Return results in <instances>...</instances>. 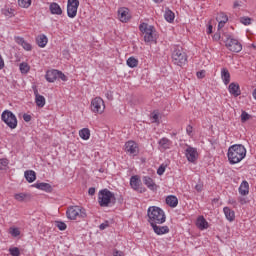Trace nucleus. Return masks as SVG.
Instances as JSON below:
<instances>
[{"label":"nucleus","instance_id":"nucleus-1","mask_svg":"<svg viewBox=\"0 0 256 256\" xmlns=\"http://www.w3.org/2000/svg\"><path fill=\"white\" fill-rule=\"evenodd\" d=\"M227 157L230 165H237L247 157V149L243 144H234L228 148Z\"/></svg>","mask_w":256,"mask_h":256},{"label":"nucleus","instance_id":"nucleus-2","mask_svg":"<svg viewBox=\"0 0 256 256\" xmlns=\"http://www.w3.org/2000/svg\"><path fill=\"white\" fill-rule=\"evenodd\" d=\"M148 223L150 225H163L167 217L165 216V211L157 206H150L147 210Z\"/></svg>","mask_w":256,"mask_h":256},{"label":"nucleus","instance_id":"nucleus-3","mask_svg":"<svg viewBox=\"0 0 256 256\" xmlns=\"http://www.w3.org/2000/svg\"><path fill=\"white\" fill-rule=\"evenodd\" d=\"M98 203L100 207H111L117 203V198L113 192L105 188L98 193Z\"/></svg>","mask_w":256,"mask_h":256},{"label":"nucleus","instance_id":"nucleus-4","mask_svg":"<svg viewBox=\"0 0 256 256\" xmlns=\"http://www.w3.org/2000/svg\"><path fill=\"white\" fill-rule=\"evenodd\" d=\"M172 62L178 67H183L187 63V53L183 51V48L175 46L172 51Z\"/></svg>","mask_w":256,"mask_h":256},{"label":"nucleus","instance_id":"nucleus-5","mask_svg":"<svg viewBox=\"0 0 256 256\" xmlns=\"http://www.w3.org/2000/svg\"><path fill=\"white\" fill-rule=\"evenodd\" d=\"M141 33H144V41L145 43H153L157 41V37L155 36V27L149 25L147 23H142L139 26Z\"/></svg>","mask_w":256,"mask_h":256},{"label":"nucleus","instance_id":"nucleus-6","mask_svg":"<svg viewBox=\"0 0 256 256\" xmlns=\"http://www.w3.org/2000/svg\"><path fill=\"white\" fill-rule=\"evenodd\" d=\"M67 218L71 221H75L77 217L80 219H85L87 217V212H85V208L81 206H70L66 211Z\"/></svg>","mask_w":256,"mask_h":256},{"label":"nucleus","instance_id":"nucleus-7","mask_svg":"<svg viewBox=\"0 0 256 256\" xmlns=\"http://www.w3.org/2000/svg\"><path fill=\"white\" fill-rule=\"evenodd\" d=\"M1 119L10 129H17V116L11 110H4Z\"/></svg>","mask_w":256,"mask_h":256},{"label":"nucleus","instance_id":"nucleus-8","mask_svg":"<svg viewBox=\"0 0 256 256\" xmlns=\"http://www.w3.org/2000/svg\"><path fill=\"white\" fill-rule=\"evenodd\" d=\"M90 109L92 113L102 115V113H105V101H103L101 97H95L91 101Z\"/></svg>","mask_w":256,"mask_h":256},{"label":"nucleus","instance_id":"nucleus-9","mask_svg":"<svg viewBox=\"0 0 256 256\" xmlns=\"http://www.w3.org/2000/svg\"><path fill=\"white\" fill-rule=\"evenodd\" d=\"M226 47L233 53H240V51L243 49V46L240 44L239 40L231 37L226 39Z\"/></svg>","mask_w":256,"mask_h":256},{"label":"nucleus","instance_id":"nucleus-10","mask_svg":"<svg viewBox=\"0 0 256 256\" xmlns=\"http://www.w3.org/2000/svg\"><path fill=\"white\" fill-rule=\"evenodd\" d=\"M79 9V0H68L67 2V15L70 19L77 17V10Z\"/></svg>","mask_w":256,"mask_h":256},{"label":"nucleus","instance_id":"nucleus-11","mask_svg":"<svg viewBox=\"0 0 256 256\" xmlns=\"http://www.w3.org/2000/svg\"><path fill=\"white\" fill-rule=\"evenodd\" d=\"M130 186L134 191L145 193V189L141 188V178H139L138 175H134L130 178Z\"/></svg>","mask_w":256,"mask_h":256},{"label":"nucleus","instance_id":"nucleus-12","mask_svg":"<svg viewBox=\"0 0 256 256\" xmlns=\"http://www.w3.org/2000/svg\"><path fill=\"white\" fill-rule=\"evenodd\" d=\"M171 147H173V141L167 137H163L158 141V150L162 153L167 151V149H171Z\"/></svg>","mask_w":256,"mask_h":256},{"label":"nucleus","instance_id":"nucleus-13","mask_svg":"<svg viewBox=\"0 0 256 256\" xmlns=\"http://www.w3.org/2000/svg\"><path fill=\"white\" fill-rule=\"evenodd\" d=\"M186 157L190 163H195L198 157L197 149L188 146L186 149Z\"/></svg>","mask_w":256,"mask_h":256},{"label":"nucleus","instance_id":"nucleus-14","mask_svg":"<svg viewBox=\"0 0 256 256\" xmlns=\"http://www.w3.org/2000/svg\"><path fill=\"white\" fill-rule=\"evenodd\" d=\"M125 151L126 153H130V155H137V153H139V148L137 147V143H135V141L126 142Z\"/></svg>","mask_w":256,"mask_h":256},{"label":"nucleus","instance_id":"nucleus-15","mask_svg":"<svg viewBox=\"0 0 256 256\" xmlns=\"http://www.w3.org/2000/svg\"><path fill=\"white\" fill-rule=\"evenodd\" d=\"M118 17L122 23H127L131 16H129V9L126 7L120 8L118 10Z\"/></svg>","mask_w":256,"mask_h":256},{"label":"nucleus","instance_id":"nucleus-16","mask_svg":"<svg viewBox=\"0 0 256 256\" xmlns=\"http://www.w3.org/2000/svg\"><path fill=\"white\" fill-rule=\"evenodd\" d=\"M228 91L233 97H239L241 95V88L238 83L232 82L228 86Z\"/></svg>","mask_w":256,"mask_h":256},{"label":"nucleus","instance_id":"nucleus-17","mask_svg":"<svg viewBox=\"0 0 256 256\" xmlns=\"http://www.w3.org/2000/svg\"><path fill=\"white\" fill-rule=\"evenodd\" d=\"M34 95H35V103L37 107H40V108L45 107V96L40 95L39 90H37V87H34Z\"/></svg>","mask_w":256,"mask_h":256},{"label":"nucleus","instance_id":"nucleus-18","mask_svg":"<svg viewBox=\"0 0 256 256\" xmlns=\"http://www.w3.org/2000/svg\"><path fill=\"white\" fill-rule=\"evenodd\" d=\"M142 181H143L144 185H146V187H148V189H150V191H157V184L155 183V181H153V178H151L149 176H144L142 178Z\"/></svg>","mask_w":256,"mask_h":256},{"label":"nucleus","instance_id":"nucleus-19","mask_svg":"<svg viewBox=\"0 0 256 256\" xmlns=\"http://www.w3.org/2000/svg\"><path fill=\"white\" fill-rule=\"evenodd\" d=\"M151 227L156 235H166V233H169V226H159L158 224H151Z\"/></svg>","mask_w":256,"mask_h":256},{"label":"nucleus","instance_id":"nucleus-20","mask_svg":"<svg viewBox=\"0 0 256 256\" xmlns=\"http://www.w3.org/2000/svg\"><path fill=\"white\" fill-rule=\"evenodd\" d=\"M57 75H59V70H49L46 72L45 78L48 83H55L57 81Z\"/></svg>","mask_w":256,"mask_h":256},{"label":"nucleus","instance_id":"nucleus-21","mask_svg":"<svg viewBox=\"0 0 256 256\" xmlns=\"http://www.w3.org/2000/svg\"><path fill=\"white\" fill-rule=\"evenodd\" d=\"M34 187H36V189H40V191H46V193H51V191H53V186L45 182H38L34 184Z\"/></svg>","mask_w":256,"mask_h":256},{"label":"nucleus","instance_id":"nucleus-22","mask_svg":"<svg viewBox=\"0 0 256 256\" xmlns=\"http://www.w3.org/2000/svg\"><path fill=\"white\" fill-rule=\"evenodd\" d=\"M49 9L52 15H63V10L61 9V6L57 4V2H52Z\"/></svg>","mask_w":256,"mask_h":256},{"label":"nucleus","instance_id":"nucleus-23","mask_svg":"<svg viewBox=\"0 0 256 256\" xmlns=\"http://www.w3.org/2000/svg\"><path fill=\"white\" fill-rule=\"evenodd\" d=\"M221 79L224 85H229L231 83V74L227 68H222L221 70Z\"/></svg>","mask_w":256,"mask_h":256},{"label":"nucleus","instance_id":"nucleus-24","mask_svg":"<svg viewBox=\"0 0 256 256\" xmlns=\"http://www.w3.org/2000/svg\"><path fill=\"white\" fill-rule=\"evenodd\" d=\"M14 199H16V201H19L20 203H23V201H29L31 199V194L17 193V194H14Z\"/></svg>","mask_w":256,"mask_h":256},{"label":"nucleus","instance_id":"nucleus-25","mask_svg":"<svg viewBox=\"0 0 256 256\" xmlns=\"http://www.w3.org/2000/svg\"><path fill=\"white\" fill-rule=\"evenodd\" d=\"M15 41L16 43H18V45H21L23 49H25V51H31L32 49L31 44L25 41V39H23L22 37H16Z\"/></svg>","mask_w":256,"mask_h":256},{"label":"nucleus","instance_id":"nucleus-26","mask_svg":"<svg viewBox=\"0 0 256 256\" xmlns=\"http://www.w3.org/2000/svg\"><path fill=\"white\" fill-rule=\"evenodd\" d=\"M24 177H25L26 181H28V183H33V181H35V179H37V174L33 170H27L24 173Z\"/></svg>","mask_w":256,"mask_h":256},{"label":"nucleus","instance_id":"nucleus-27","mask_svg":"<svg viewBox=\"0 0 256 256\" xmlns=\"http://www.w3.org/2000/svg\"><path fill=\"white\" fill-rule=\"evenodd\" d=\"M36 43L40 47H45L48 43V38L45 34H40L36 37Z\"/></svg>","mask_w":256,"mask_h":256},{"label":"nucleus","instance_id":"nucleus-28","mask_svg":"<svg viewBox=\"0 0 256 256\" xmlns=\"http://www.w3.org/2000/svg\"><path fill=\"white\" fill-rule=\"evenodd\" d=\"M239 193L240 195H249V182L244 180L239 187Z\"/></svg>","mask_w":256,"mask_h":256},{"label":"nucleus","instance_id":"nucleus-29","mask_svg":"<svg viewBox=\"0 0 256 256\" xmlns=\"http://www.w3.org/2000/svg\"><path fill=\"white\" fill-rule=\"evenodd\" d=\"M223 211L228 221H235V211L231 210L229 207H224Z\"/></svg>","mask_w":256,"mask_h":256},{"label":"nucleus","instance_id":"nucleus-30","mask_svg":"<svg viewBox=\"0 0 256 256\" xmlns=\"http://www.w3.org/2000/svg\"><path fill=\"white\" fill-rule=\"evenodd\" d=\"M166 205H169V207H177V205H179V200L176 196L170 195L166 198Z\"/></svg>","mask_w":256,"mask_h":256},{"label":"nucleus","instance_id":"nucleus-31","mask_svg":"<svg viewBox=\"0 0 256 256\" xmlns=\"http://www.w3.org/2000/svg\"><path fill=\"white\" fill-rule=\"evenodd\" d=\"M197 227L198 229H207L209 227V223L207 222V220H205V218L203 216L198 217L197 219Z\"/></svg>","mask_w":256,"mask_h":256},{"label":"nucleus","instance_id":"nucleus-32","mask_svg":"<svg viewBox=\"0 0 256 256\" xmlns=\"http://www.w3.org/2000/svg\"><path fill=\"white\" fill-rule=\"evenodd\" d=\"M79 135L81 139L87 141L91 137V131L89 130V128H83L79 131Z\"/></svg>","mask_w":256,"mask_h":256},{"label":"nucleus","instance_id":"nucleus-33","mask_svg":"<svg viewBox=\"0 0 256 256\" xmlns=\"http://www.w3.org/2000/svg\"><path fill=\"white\" fill-rule=\"evenodd\" d=\"M164 17H165L166 21H168V23H171L175 20V13H173V11H171L170 9L167 8L165 10Z\"/></svg>","mask_w":256,"mask_h":256},{"label":"nucleus","instance_id":"nucleus-34","mask_svg":"<svg viewBox=\"0 0 256 256\" xmlns=\"http://www.w3.org/2000/svg\"><path fill=\"white\" fill-rule=\"evenodd\" d=\"M127 65L133 69L139 65V60H137L135 57H130L127 59Z\"/></svg>","mask_w":256,"mask_h":256},{"label":"nucleus","instance_id":"nucleus-35","mask_svg":"<svg viewBox=\"0 0 256 256\" xmlns=\"http://www.w3.org/2000/svg\"><path fill=\"white\" fill-rule=\"evenodd\" d=\"M18 5L23 9H29L31 7V0H18Z\"/></svg>","mask_w":256,"mask_h":256},{"label":"nucleus","instance_id":"nucleus-36","mask_svg":"<svg viewBox=\"0 0 256 256\" xmlns=\"http://www.w3.org/2000/svg\"><path fill=\"white\" fill-rule=\"evenodd\" d=\"M19 69L21 71V73H29V64L25 63V62H22L20 65H19Z\"/></svg>","mask_w":256,"mask_h":256},{"label":"nucleus","instance_id":"nucleus-37","mask_svg":"<svg viewBox=\"0 0 256 256\" xmlns=\"http://www.w3.org/2000/svg\"><path fill=\"white\" fill-rule=\"evenodd\" d=\"M7 165H9V160L7 158L0 159V170L4 171V169H7Z\"/></svg>","mask_w":256,"mask_h":256},{"label":"nucleus","instance_id":"nucleus-38","mask_svg":"<svg viewBox=\"0 0 256 256\" xmlns=\"http://www.w3.org/2000/svg\"><path fill=\"white\" fill-rule=\"evenodd\" d=\"M218 21V29H223V27H225V23H227V21H229L228 17L224 16V20H220L219 18H216Z\"/></svg>","mask_w":256,"mask_h":256},{"label":"nucleus","instance_id":"nucleus-39","mask_svg":"<svg viewBox=\"0 0 256 256\" xmlns=\"http://www.w3.org/2000/svg\"><path fill=\"white\" fill-rule=\"evenodd\" d=\"M240 117H241L242 123H245V122L249 121V119H251V115H249V113H247L245 111H242V114Z\"/></svg>","mask_w":256,"mask_h":256},{"label":"nucleus","instance_id":"nucleus-40","mask_svg":"<svg viewBox=\"0 0 256 256\" xmlns=\"http://www.w3.org/2000/svg\"><path fill=\"white\" fill-rule=\"evenodd\" d=\"M55 225L60 231H65V229H67V224H65V222L56 221Z\"/></svg>","mask_w":256,"mask_h":256},{"label":"nucleus","instance_id":"nucleus-41","mask_svg":"<svg viewBox=\"0 0 256 256\" xmlns=\"http://www.w3.org/2000/svg\"><path fill=\"white\" fill-rule=\"evenodd\" d=\"M10 235H12V237H19L21 231H19V228H10Z\"/></svg>","mask_w":256,"mask_h":256},{"label":"nucleus","instance_id":"nucleus-42","mask_svg":"<svg viewBox=\"0 0 256 256\" xmlns=\"http://www.w3.org/2000/svg\"><path fill=\"white\" fill-rule=\"evenodd\" d=\"M251 18L250 17H241L240 18V23H242V25H251Z\"/></svg>","mask_w":256,"mask_h":256},{"label":"nucleus","instance_id":"nucleus-43","mask_svg":"<svg viewBox=\"0 0 256 256\" xmlns=\"http://www.w3.org/2000/svg\"><path fill=\"white\" fill-rule=\"evenodd\" d=\"M10 255L12 256H19L21 255V252L19 251V248L14 247L9 249Z\"/></svg>","mask_w":256,"mask_h":256},{"label":"nucleus","instance_id":"nucleus-44","mask_svg":"<svg viewBox=\"0 0 256 256\" xmlns=\"http://www.w3.org/2000/svg\"><path fill=\"white\" fill-rule=\"evenodd\" d=\"M3 14L6 16V17H13V9H5L3 10Z\"/></svg>","mask_w":256,"mask_h":256},{"label":"nucleus","instance_id":"nucleus-45","mask_svg":"<svg viewBox=\"0 0 256 256\" xmlns=\"http://www.w3.org/2000/svg\"><path fill=\"white\" fill-rule=\"evenodd\" d=\"M57 79H61V81H67V76H65V74H63V72L58 71Z\"/></svg>","mask_w":256,"mask_h":256},{"label":"nucleus","instance_id":"nucleus-46","mask_svg":"<svg viewBox=\"0 0 256 256\" xmlns=\"http://www.w3.org/2000/svg\"><path fill=\"white\" fill-rule=\"evenodd\" d=\"M163 173H165V165L162 164L157 169V175H163Z\"/></svg>","mask_w":256,"mask_h":256},{"label":"nucleus","instance_id":"nucleus-47","mask_svg":"<svg viewBox=\"0 0 256 256\" xmlns=\"http://www.w3.org/2000/svg\"><path fill=\"white\" fill-rule=\"evenodd\" d=\"M107 227H109V221L100 224L99 229L100 231H104V229H107Z\"/></svg>","mask_w":256,"mask_h":256},{"label":"nucleus","instance_id":"nucleus-48","mask_svg":"<svg viewBox=\"0 0 256 256\" xmlns=\"http://www.w3.org/2000/svg\"><path fill=\"white\" fill-rule=\"evenodd\" d=\"M195 189L198 193H201L203 191V183L196 184Z\"/></svg>","mask_w":256,"mask_h":256},{"label":"nucleus","instance_id":"nucleus-49","mask_svg":"<svg viewBox=\"0 0 256 256\" xmlns=\"http://www.w3.org/2000/svg\"><path fill=\"white\" fill-rule=\"evenodd\" d=\"M32 117L31 115L29 114H24L23 115V120L26 122V123H29V121H31Z\"/></svg>","mask_w":256,"mask_h":256},{"label":"nucleus","instance_id":"nucleus-50","mask_svg":"<svg viewBox=\"0 0 256 256\" xmlns=\"http://www.w3.org/2000/svg\"><path fill=\"white\" fill-rule=\"evenodd\" d=\"M5 67V60H3V56L0 54V69H3Z\"/></svg>","mask_w":256,"mask_h":256},{"label":"nucleus","instance_id":"nucleus-51","mask_svg":"<svg viewBox=\"0 0 256 256\" xmlns=\"http://www.w3.org/2000/svg\"><path fill=\"white\" fill-rule=\"evenodd\" d=\"M196 75H197L198 79H203V77H205V71L197 72Z\"/></svg>","mask_w":256,"mask_h":256},{"label":"nucleus","instance_id":"nucleus-52","mask_svg":"<svg viewBox=\"0 0 256 256\" xmlns=\"http://www.w3.org/2000/svg\"><path fill=\"white\" fill-rule=\"evenodd\" d=\"M113 255H114V256H124L123 252H122V251H119V250H114V251H113Z\"/></svg>","mask_w":256,"mask_h":256},{"label":"nucleus","instance_id":"nucleus-53","mask_svg":"<svg viewBox=\"0 0 256 256\" xmlns=\"http://www.w3.org/2000/svg\"><path fill=\"white\" fill-rule=\"evenodd\" d=\"M225 17H227V15H225V13H220V15L217 17V19H219L220 21H225Z\"/></svg>","mask_w":256,"mask_h":256},{"label":"nucleus","instance_id":"nucleus-54","mask_svg":"<svg viewBox=\"0 0 256 256\" xmlns=\"http://www.w3.org/2000/svg\"><path fill=\"white\" fill-rule=\"evenodd\" d=\"M214 41H219L221 39V34L220 33H215L213 36Z\"/></svg>","mask_w":256,"mask_h":256},{"label":"nucleus","instance_id":"nucleus-55","mask_svg":"<svg viewBox=\"0 0 256 256\" xmlns=\"http://www.w3.org/2000/svg\"><path fill=\"white\" fill-rule=\"evenodd\" d=\"M88 194L91 195V196L95 195V187L89 188Z\"/></svg>","mask_w":256,"mask_h":256},{"label":"nucleus","instance_id":"nucleus-56","mask_svg":"<svg viewBox=\"0 0 256 256\" xmlns=\"http://www.w3.org/2000/svg\"><path fill=\"white\" fill-rule=\"evenodd\" d=\"M186 131H187V133H188L189 135H191V134L193 133V127L190 126V125L187 126Z\"/></svg>","mask_w":256,"mask_h":256},{"label":"nucleus","instance_id":"nucleus-57","mask_svg":"<svg viewBox=\"0 0 256 256\" xmlns=\"http://www.w3.org/2000/svg\"><path fill=\"white\" fill-rule=\"evenodd\" d=\"M106 97L109 99V101H113V94H111V92H107Z\"/></svg>","mask_w":256,"mask_h":256},{"label":"nucleus","instance_id":"nucleus-58","mask_svg":"<svg viewBox=\"0 0 256 256\" xmlns=\"http://www.w3.org/2000/svg\"><path fill=\"white\" fill-rule=\"evenodd\" d=\"M239 203H240L241 205H245V203H247V199L241 197V198H239Z\"/></svg>","mask_w":256,"mask_h":256},{"label":"nucleus","instance_id":"nucleus-59","mask_svg":"<svg viewBox=\"0 0 256 256\" xmlns=\"http://www.w3.org/2000/svg\"><path fill=\"white\" fill-rule=\"evenodd\" d=\"M207 33H208V35H211V33H213V26L212 25L208 26Z\"/></svg>","mask_w":256,"mask_h":256},{"label":"nucleus","instance_id":"nucleus-60","mask_svg":"<svg viewBox=\"0 0 256 256\" xmlns=\"http://www.w3.org/2000/svg\"><path fill=\"white\" fill-rule=\"evenodd\" d=\"M152 119H154V123H157V121H159V115L158 114H154L152 116Z\"/></svg>","mask_w":256,"mask_h":256},{"label":"nucleus","instance_id":"nucleus-61","mask_svg":"<svg viewBox=\"0 0 256 256\" xmlns=\"http://www.w3.org/2000/svg\"><path fill=\"white\" fill-rule=\"evenodd\" d=\"M240 6H241V4H239V1H235L233 4L234 9H237V7H240Z\"/></svg>","mask_w":256,"mask_h":256},{"label":"nucleus","instance_id":"nucleus-62","mask_svg":"<svg viewBox=\"0 0 256 256\" xmlns=\"http://www.w3.org/2000/svg\"><path fill=\"white\" fill-rule=\"evenodd\" d=\"M252 96L254 97V99L256 100V88L254 89Z\"/></svg>","mask_w":256,"mask_h":256},{"label":"nucleus","instance_id":"nucleus-63","mask_svg":"<svg viewBox=\"0 0 256 256\" xmlns=\"http://www.w3.org/2000/svg\"><path fill=\"white\" fill-rule=\"evenodd\" d=\"M154 3H163V0H153Z\"/></svg>","mask_w":256,"mask_h":256},{"label":"nucleus","instance_id":"nucleus-64","mask_svg":"<svg viewBox=\"0 0 256 256\" xmlns=\"http://www.w3.org/2000/svg\"><path fill=\"white\" fill-rule=\"evenodd\" d=\"M252 47L256 49V42L252 44Z\"/></svg>","mask_w":256,"mask_h":256}]
</instances>
